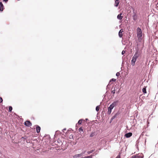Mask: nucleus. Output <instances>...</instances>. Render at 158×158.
<instances>
[{
	"label": "nucleus",
	"instance_id": "nucleus-1",
	"mask_svg": "<svg viewBox=\"0 0 158 158\" xmlns=\"http://www.w3.org/2000/svg\"><path fill=\"white\" fill-rule=\"evenodd\" d=\"M137 35L138 38H141L142 36L141 29L139 27L137 29Z\"/></svg>",
	"mask_w": 158,
	"mask_h": 158
},
{
	"label": "nucleus",
	"instance_id": "nucleus-2",
	"mask_svg": "<svg viewBox=\"0 0 158 158\" xmlns=\"http://www.w3.org/2000/svg\"><path fill=\"white\" fill-rule=\"evenodd\" d=\"M131 8L133 10V15L132 16L133 19L134 21H135L137 19L138 16L135 11L134 8L132 7H131Z\"/></svg>",
	"mask_w": 158,
	"mask_h": 158
},
{
	"label": "nucleus",
	"instance_id": "nucleus-3",
	"mask_svg": "<svg viewBox=\"0 0 158 158\" xmlns=\"http://www.w3.org/2000/svg\"><path fill=\"white\" fill-rule=\"evenodd\" d=\"M143 156H144L143 154L140 153L138 154L133 155L131 157L132 158H143Z\"/></svg>",
	"mask_w": 158,
	"mask_h": 158
},
{
	"label": "nucleus",
	"instance_id": "nucleus-4",
	"mask_svg": "<svg viewBox=\"0 0 158 158\" xmlns=\"http://www.w3.org/2000/svg\"><path fill=\"white\" fill-rule=\"evenodd\" d=\"M136 51L133 57L137 59L138 57L140 56V53H139L138 49H136Z\"/></svg>",
	"mask_w": 158,
	"mask_h": 158
},
{
	"label": "nucleus",
	"instance_id": "nucleus-5",
	"mask_svg": "<svg viewBox=\"0 0 158 158\" xmlns=\"http://www.w3.org/2000/svg\"><path fill=\"white\" fill-rule=\"evenodd\" d=\"M119 102L118 100H117L114 101L110 105V106L112 107L113 108L118 106Z\"/></svg>",
	"mask_w": 158,
	"mask_h": 158
},
{
	"label": "nucleus",
	"instance_id": "nucleus-6",
	"mask_svg": "<svg viewBox=\"0 0 158 158\" xmlns=\"http://www.w3.org/2000/svg\"><path fill=\"white\" fill-rule=\"evenodd\" d=\"M116 81V79H115L112 78V79H111L110 80L108 85L106 86V89H110V88H109V86H110L111 85V84H110V82H115Z\"/></svg>",
	"mask_w": 158,
	"mask_h": 158
},
{
	"label": "nucleus",
	"instance_id": "nucleus-7",
	"mask_svg": "<svg viewBox=\"0 0 158 158\" xmlns=\"http://www.w3.org/2000/svg\"><path fill=\"white\" fill-rule=\"evenodd\" d=\"M24 125L27 127H30L32 125L31 122L29 120H27L24 122Z\"/></svg>",
	"mask_w": 158,
	"mask_h": 158
},
{
	"label": "nucleus",
	"instance_id": "nucleus-8",
	"mask_svg": "<svg viewBox=\"0 0 158 158\" xmlns=\"http://www.w3.org/2000/svg\"><path fill=\"white\" fill-rule=\"evenodd\" d=\"M132 134L131 132H129L125 134L124 136L126 138H129L132 136Z\"/></svg>",
	"mask_w": 158,
	"mask_h": 158
},
{
	"label": "nucleus",
	"instance_id": "nucleus-9",
	"mask_svg": "<svg viewBox=\"0 0 158 158\" xmlns=\"http://www.w3.org/2000/svg\"><path fill=\"white\" fill-rule=\"evenodd\" d=\"M137 60V59L135 58H134L133 57H132V59L131 61V64L132 66H134L135 65V63Z\"/></svg>",
	"mask_w": 158,
	"mask_h": 158
},
{
	"label": "nucleus",
	"instance_id": "nucleus-10",
	"mask_svg": "<svg viewBox=\"0 0 158 158\" xmlns=\"http://www.w3.org/2000/svg\"><path fill=\"white\" fill-rule=\"evenodd\" d=\"M113 109V108L112 107H111L110 106L108 107V111L107 112V113L108 115H110L111 114L112 111V110Z\"/></svg>",
	"mask_w": 158,
	"mask_h": 158
},
{
	"label": "nucleus",
	"instance_id": "nucleus-11",
	"mask_svg": "<svg viewBox=\"0 0 158 158\" xmlns=\"http://www.w3.org/2000/svg\"><path fill=\"white\" fill-rule=\"evenodd\" d=\"M121 112L119 110H118L115 114L112 116V117L114 119L115 118L118 117V116L121 114Z\"/></svg>",
	"mask_w": 158,
	"mask_h": 158
},
{
	"label": "nucleus",
	"instance_id": "nucleus-12",
	"mask_svg": "<svg viewBox=\"0 0 158 158\" xmlns=\"http://www.w3.org/2000/svg\"><path fill=\"white\" fill-rule=\"evenodd\" d=\"M35 126L36 127V132L37 133H39L41 130L40 127L37 125H35Z\"/></svg>",
	"mask_w": 158,
	"mask_h": 158
},
{
	"label": "nucleus",
	"instance_id": "nucleus-13",
	"mask_svg": "<svg viewBox=\"0 0 158 158\" xmlns=\"http://www.w3.org/2000/svg\"><path fill=\"white\" fill-rule=\"evenodd\" d=\"M4 9V6L2 2H0V12H2Z\"/></svg>",
	"mask_w": 158,
	"mask_h": 158
},
{
	"label": "nucleus",
	"instance_id": "nucleus-14",
	"mask_svg": "<svg viewBox=\"0 0 158 158\" xmlns=\"http://www.w3.org/2000/svg\"><path fill=\"white\" fill-rule=\"evenodd\" d=\"M115 3L114 6L115 7H117L118 6L120 2L119 0H114Z\"/></svg>",
	"mask_w": 158,
	"mask_h": 158
},
{
	"label": "nucleus",
	"instance_id": "nucleus-15",
	"mask_svg": "<svg viewBox=\"0 0 158 158\" xmlns=\"http://www.w3.org/2000/svg\"><path fill=\"white\" fill-rule=\"evenodd\" d=\"M123 32V29H121L118 32V36L120 38H121L122 37L123 34H122V32Z\"/></svg>",
	"mask_w": 158,
	"mask_h": 158
},
{
	"label": "nucleus",
	"instance_id": "nucleus-16",
	"mask_svg": "<svg viewBox=\"0 0 158 158\" xmlns=\"http://www.w3.org/2000/svg\"><path fill=\"white\" fill-rule=\"evenodd\" d=\"M122 13H120L117 16V18L119 20H121L123 18V17L122 16Z\"/></svg>",
	"mask_w": 158,
	"mask_h": 158
},
{
	"label": "nucleus",
	"instance_id": "nucleus-17",
	"mask_svg": "<svg viewBox=\"0 0 158 158\" xmlns=\"http://www.w3.org/2000/svg\"><path fill=\"white\" fill-rule=\"evenodd\" d=\"M82 156V153H80L79 154H77L74 155L73 156V157L74 158H77L79 157H81Z\"/></svg>",
	"mask_w": 158,
	"mask_h": 158
},
{
	"label": "nucleus",
	"instance_id": "nucleus-18",
	"mask_svg": "<svg viewBox=\"0 0 158 158\" xmlns=\"http://www.w3.org/2000/svg\"><path fill=\"white\" fill-rule=\"evenodd\" d=\"M97 135V134H96V132H92L90 134L89 137H93L94 135Z\"/></svg>",
	"mask_w": 158,
	"mask_h": 158
},
{
	"label": "nucleus",
	"instance_id": "nucleus-19",
	"mask_svg": "<svg viewBox=\"0 0 158 158\" xmlns=\"http://www.w3.org/2000/svg\"><path fill=\"white\" fill-rule=\"evenodd\" d=\"M61 133V132L60 131H59L57 130L55 132V134L54 135V136H55L56 135H57L59 134H60Z\"/></svg>",
	"mask_w": 158,
	"mask_h": 158
},
{
	"label": "nucleus",
	"instance_id": "nucleus-20",
	"mask_svg": "<svg viewBox=\"0 0 158 158\" xmlns=\"http://www.w3.org/2000/svg\"><path fill=\"white\" fill-rule=\"evenodd\" d=\"M84 120L83 119H81L79 120L77 124L78 125H81L82 124V122Z\"/></svg>",
	"mask_w": 158,
	"mask_h": 158
},
{
	"label": "nucleus",
	"instance_id": "nucleus-21",
	"mask_svg": "<svg viewBox=\"0 0 158 158\" xmlns=\"http://www.w3.org/2000/svg\"><path fill=\"white\" fill-rule=\"evenodd\" d=\"M146 88V87L144 86L142 89V92L143 94H146L147 93Z\"/></svg>",
	"mask_w": 158,
	"mask_h": 158
},
{
	"label": "nucleus",
	"instance_id": "nucleus-22",
	"mask_svg": "<svg viewBox=\"0 0 158 158\" xmlns=\"http://www.w3.org/2000/svg\"><path fill=\"white\" fill-rule=\"evenodd\" d=\"M93 156V155H91L89 156H85L84 157H82L81 158H92Z\"/></svg>",
	"mask_w": 158,
	"mask_h": 158
},
{
	"label": "nucleus",
	"instance_id": "nucleus-23",
	"mask_svg": "<svg viewBox=\"0 0 158 158\" xmlns=\"http://www.w3.org/2000/svg\"><path fill=\"white\" fill-rule=\"evenodd\" d=\"M95 149H92L90 151H88L87 152V153L88 154H90L92 153L93 152H94L95 151Z\"/></svg>",
	"mask_w": 158,
	"mask_h": 158
},
{
	"label": "nucleus",
	"instance_id": "nucleus-24",
	"mask_svg": "<svg viewBox=\"0 0 158 158\" xmlns=\"http://www.w3.org/2000/svg\"><path fill=\"white\" fill-rule=\"evenodd\" d=\"M100 105L97 106L96 107V110L97 112H98L100 109Z\"/></svg>",
	"mask_w": 158,
	"mask_h": 158
},
{
	"label": "nucleus",
	"instance_id": "nucleus-25",
	"mask_svg": "<svg viewBox=\"0 0 158 158\" xmlns=\"http://www.w3.org/2000/svg\"><path fill=\"white\" fill-rule=\"evenodd\" d=\"M12 110V107L11 106H9V107L8 112H11Z\"/></svg>",
	"mask_w": 158,
	"mask_h": 158
},
{
	"label": "nucleus",
	"instance_id": "nucleus-26",
	"mask_svg": "<svg viewBox=\"0 0 158 158\" xmlns=\"http://www.w3.org/2000/svg\"><path fill=\"white\" fill-rule=\"evenodd\" d=\"M115 88H114V89L113 90H112L111 91V93L113 94V96H114V94H115Z\"/></svg>",
	"mask_w": 158,
	"mask_h": 158
},
{
	"label": "nucleus",
	"instance_id": "nucleus-27",
	"mask_svg": "<svg viewBox=\"0 0 158 158\" xmlns=\"http://www.w3.org/2000/svg\"><path fill=\"white\" fill-rule=\"evenodd\" d=\"M78 131L79 132H80V131H82V132H84L83 130V129L82 127H80Z\"/></svg>",
	"mask_w": 158,
	"mask_h": 158
},
{
	"label": "nucleus",
	"instance_id": "nucleus-28",
	"mask_svg": "<svg viewBox=\"0 0 158 158\" xmlns=\"http://www.w3.org/2000/svg\"><path fill=\"white\" fill-rule=\"evenodd\" d=\"M27 138H28L26 136H23V137H22L21 139H27Z\"/></svg>",
	"mask_w": 158,
	"mask_h": 158
},
{
	"label": "nucleus",
	"instance_id": "nucleus-29",
	"mask_svg": "<svg viewBox=\"0 0 158 158\" xmlns=\"http://www.w3.org/2000/svg\"><path fill=\"white\" fill-rule=\"evenodd\" d=\"M120 73L118 72L117 73H116V76H117V77H119V76H120Z\"/></svg>",
	"mask_w": 158,
	"mask_h": 158
},
{
	"label": "nucleus",
	"instance_id": "nucleus-30",
	"mask_svg": "<svg viewBox=\"0 0 158 158\" xmlns=\"http://www.w3.org/2000/svg\"><path fill=\"white\" fill-rule=\"evenodd\" d=\"M114 119L112 117L110 120V122H109L110 123H112L113 120Z\"/></svg>",
	"mask_w": 158,
	"mask_h": 158
},
{
	"label": "nucleus",
	"instance_id": "nucleus-31",
	"mask_svg": "<svg viewBox=\"0 0 158 158\" xmlns=\"http://www.w3.org/2000/svg\"><path fill=\"white\" fill-rule=\"evenodd\" d=\"M138 41H139V42H141V40H142V37H141V38H138Z\"/></svg>",
	"mask_w": 158,
	"mask_h": 158
},
{
	"label": "nucleus",
	"instance_id": "nucleus-32",
	"mask_svg": "<svg viewBox=\"0 0 158 158\" xmlns=\"http://www.w3.org/2000/svg\"><path fill=\"white\" fill-rule=\"evenodd\" d=\"M115 158H120V154L119 153L117 156Z\"/></svg>",
	"mask_w": 158,
	"mask_h": 158
},
{
	"label": "nucleus",
	"instance_id": "nucleus-33",
	"mask_svg": "<svg viewBox=\"0 0 158 158\" xmlns=\"http://www.w3.org/2000/svg\"><path fill=\"white\" fill-rule=\"evenodd\" d=\"M3 102V99L2 98L0 97V103H2Z\"/></svg>",
	"mask_w": 158,
	"mask_h": 158
},
{
	"label": "nucleus",
	"instance_id": "nucleus-34",
	"mask_svg": "<svg viewBox=\"0 0 158 158\" xmlns=\"http://www.w3.org/2000/svg\"><path fill=\"white\" fill-rule=\"evenodd\" d=\"M125 52H125V51L123 50L122 51V53H121L122 55H123V54H124L125 53Z\"/></svg>",
	"mask_w": 158,
	"mask_h": 158
},
{
	"label": "nucleus",
	"instance_id": "nucleus-35",
	"mask_svg": "<svg viewBox=\"0 0 158 158\" xmlns=\"http://www.w3.org/2000/svg\"><path fill=\"white\" fill-rule=\"evenodd\" d=\"M8 1V0H3V2H5L6 3H7Z\"/></svg>",
	"mask_w": 158,
	"mask_h": 158
},
{
	"label": "nucleus",
	"instance_id": "nucleus-36",
	"mask_svg": "<svg viewBox=\"0 0 158 158\" xmlns=\"http://www.w3.org/2000/svg\"><path fill=\"white\" fill-rule=\"evenodd\" d=\"M65 130H66V128H64L62 130V131L63 132H64V131Z\"/></svg>",
	"mask_w": 158,
	"mask_h": 158
},
{
	"label": "nucleus",
	"instance_id": "nucleus-37",
	"mask_svg": "<svg viewBox=\"0 0 158 158\" xmlns=\"http://www.w3.org/2000/svg\"><path fill=\"white\" fill-rule=\"evenodd\" d=\"M120 92V89H119L118 91L116 92L117 94H118Z\"/></svg>",
	"mask_w": 158,
	"mask_h": 158
},
{
	"label": "nucleus",
	"instance_id": "nucleus-38",
	"mask_svg": "<svg viewBox=\"0 0 158 158\" xmlns=\"http://www.w3.org/2000/svg\"><path fill=\"white\" fill-rule=\"evenodd\" d=\"M85 152H86V151H85L84 152H83L82 153H82V156H83V155L85 154Z\"/></svg>",
	"mask_w": 158,
	"mask_h": 158
},
{
	"label": "nucleus",
	"instance_id": "nucleus-39",
	"mask_svg": "<svg viewBox=\"0 0 158 158\" xmlns=\"http://www.w3.org/2000/svg\"><path fill=\"white\" fill-rule=\"evenodd\" d=\"M106 95H108V91H107L105 93Z\"/></svg>",
	"mask_w": 158,
	"mask_h": 158
},
{
	"label": "nucleus",
	"instance_id": "nucleus-40",
	"mask_svg": "<svg viewBox=\"0 0 158 158\" xmlns=\"http://www.w3.org/2000/svg\"><path fill=\"white\" fill-rule=\"evenodd\" d=\"M47 136H48V137H50L49 135H47Z\"/></svg>",
	"mask_w": 158,
	"mask_h": 158
},
{
	"label": "nucleus",
	"instance_id": "nucleus-41",
	"mask_svg": "<svg viewBox=\"0 0 158 158\" xmlns=\"http://www.w3.org/2000/svg\"><path fill=\"white\" fill-rule=\"evenodd\" d=\"M85 120L86 121H87L88 120V119L87 118H86L85 119Z\"/></svg>",
	"mask_w": 158,
	"mask_h": 158
},
{
	"label": "nucleus",
	"instance_id": "nucleus-42",
	"mask_svg": "<svg viewBox=\"0 0 158 158\" xmlns=\"http://www.w3.org/2000/svg\"><path fill=\"white\" fill-rule=\"evenodd\" d=\"M69 130H72V128H69Z\"/></svg>",
	"mask_w": 158,
	"mask_h": 158
},
{
	"label": "nucleus",
	"instance_id": "nucleus-43",
	"mask_svg": "<svg viewBox=\"0 0 158 158\" xmlns=\"http://www.w3.org/2000/svg\"><path fill=\"white\" fill-rule=\"evenodd\" d=\"M134 120H135V121L136 122V121H136V119H134Z\"/></svg>",
	"mask_w": 158,
	"mask_h": 158
},
{
	"label": "nucleus",
	"instance_id": "nucleus-44",
	"mask_svg": "<svg viewBox=\"0 0 158 158\" xmlns=\"http://www.w3.org/2000/svg\"><path fill=\"white\" fill-rule=\"evenodd\" d=\"M103 112V111H102V113Z\"/></svg>",
	"mask_w": 158,
	"mask_h": 158
},
{
	"label": "nucleus",
	"instance_id": "nucleus-45",
	"mask_svg": "<svg viewBox=\"0 0 158 158\" xmlns=\"http://www.w3.org/2000/svg\"><path fill=\"white\" fill-rule=\"evenodd\" d=\"M130 158H132V157H131Z\"/></svg>",
	"mask_w": 158,
	"mask_h": 158
},
{
	"label": "nucleus",
	"instance_id": "nucleus-46",
	"mask_svg": "<svg viewBox=\"0 0 158 158\" xmlns=\"http://www.w3.org/2000/svg\"><path fill=\"white\" fill-rule=\"evenodd\" d=\"M80 158H81V157Z\"/></svg>",
	"mask_w": 158,
	"mask_h": 158
}]
</instances>
